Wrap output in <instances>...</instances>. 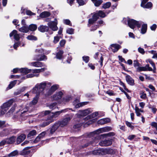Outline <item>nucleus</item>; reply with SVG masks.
Listing matches in <instances>:
<instances>
[{"mask_svg": "<svg viewBox=\"0 0 157 157\" xmlns=\"http://www.w3.org/2000/svg\"><path fill=\"white\" fill-rule=\"evenodd\" d=\"M70 109H64L60 111L56 112L55 113H50V111L49 110H46L43 112L41 113V115L42 116L46 115L49 114L47 119L46 121L43 123L41 125L42 127H44L49 124L50 123L54 121V118H55L57 117L61 113H65L70 110Z\"/></svg>", "mask_w": 157, "mask_h": 157, "instance_id": "nucleus-1", "label": "nucleus"}, {"mask_svg": "<svg viewBox=\"0 0 157 157\" xmlns=\"http://www.w3.org/2000/svg\"><path fill=\"white\" fill-rule=\"evenodd\" d=\"M46 70V68H42L40 69H28L27 68H22L19 69L20 71L23 74H26L32 72L33 73L27 75L25 77H22L23 79L27 78H32L34 77H37L39 76V73Z\"/></svg>", "mask_w": 157, "mask_h": 157, "instance_id": "nucleus-2", "label": "nucleus"}, {"mask_svg": "<svg viewBox=\"0 0 157 157\" xmlns=\"http://www.w3.org/2000/svg\"><path fill=\"white\" fill-rule=\"evenodd\" d=\"M51 85V83L48 82H43L40 84H37L33 88L32 92L38 94L43 91L46 86H49Z\"/></svg>", "mask_w": 157, "mask_h": 157, "instance_id": "nucleus-3", "label": "nucleus"}, {"mask_svg": "<svg viewBox=\"0 0 157 157\" xmlns=\"http://www.w3.org/2000/svg\"><path fill=\"white\" fill-rule=\"evenodd\" d=\"M112 129V128L109 126H107L103 128H99L94 132L90 133L89 135V137H91L92 136H93L94 137H96L95 136V135L109 131L111 130Z\"/></svg>", "mask_w": 157, "mask_h": 157, "instance_id": "nucleus-4", "label": "nucleus"}, {"mask_svg": "<svg viewBox=\"0 0 157 157\" xmlns=\"http://www.w3.org/2000/svg\"><path fill=\"white\" fill-rule=\"evenodd\" d=\"M13 102V100L10 99L3 104L1 106V113L2 114H4L6 112Z\"/></svg>", "mask_w": 157, "mask_h": 157, "instance_id": "nucleus-5", "label": "nucleus"}, {"mask_svg": "<svg viewBox=\"0 0 157 157\" xmlns=\"http://www.w3.org/2000/svg\"><path fill=\"white\" fill-rule=\"evenodd\" d=\"M128 24L130 28L133 29L135 26H136L138 28H140L141 23L136 20H128Z\"/></svg>", "mask_w": 157, "mask_h": 157, "instance_id": "nucleus-6", "label": "nucleus"}, {"mask_svg": "<svg viewBox=\"0 0 157 157\" xmlns=\"http://www.w3.org/2000/svg\"><path fill=\"white\" fill-rule=\"evenodd\" d=\"M73 116L72 115H69L66 116L61 121L59 122L61 127H63L68 124L72 118Z\"/></svg>", "mask_w": 157, "mask_h": 157, "instance_id": "nucleus-7", "label": "nucleus"}, {"mask_svg": "<svg viewBox=\"0 0 157 157\" xmlns=\"http://www.w3.org/2000/svg\"><path fill=\"white\" fill-rule=\"evenodd\" d=\"M57 20H55L49 22L48 23V28H49L52 31H56L58 29V27L57 26Z\"/></svg>", "mask_w": 157, "mask_h": 157, "instance_id": "nucleus-8", "label": "nucleus"}, {"mask_svg": "<svg viewBox=\"0 0 157 157\" xmlns=\"http://www.w3.org/2000/svg\"><path fill=\"white\" fill-rule=\"evenodd\" d=\"M63 95V93L62 91L57 92L53 96L52 98L54 100L58 101L60 103V101H61V98Z\"/></svg>", "mask_w": 157, "mask_h": 157, "instance_id": "nucleus-9", "label": "nucleus"}, {"mask_svg": "<svg viewBox=\"0 0 157 157\" xmlns=\"http://www.w3.org/2000/svg\"><path fill=\"white\" fill-rule=\"evenodd\" d=\"M136 70L137 71L140 72L141 71H152L151 67H149V64H147L144 67H139L137 68Z\"/></svg>", "mask_w": 157, "mask_h": 157, "instance_id": "nucleus-10", "label": "nucleus"}, {"mask_svg": "<svg viewBox=\"0 0 157 157\" xmlns=\"http://www.w3.org/2000/svg\"><path fill=\"white\" fill-rule=\"evenodd\" d=\"M29 105H27L25 107V108L23 109H20L21 111V116L22 117L23 116L25 115L24 114L27 113V112L30 113L31 111V107H29Z\"/></svg>", "mask_w": 157, "mask_h": 157, "instance_id": "nucleus-11", "label": "nucleus"}, {"mask_svg": "<svg viewBox=\"0 0 157 157\" xmlns=\"http://www.w3.org/2000/svg\"><path fill=\"white\" fill-rule=\"evenodd\" d=\"M20 35L18 33L17 31L15 30H13L10 34V37L13 36L14 39L17 40H18L20 38Z\"/></svg>", "mask_w": 157, "mask_h": 157, "instance_id": "nucleus-12", "label": "nucleus"}, {"mask_svg": "<svg viewBox=\"0 0 157 157\" xmlns=\"http://www.w3.org/2000/svg\"><path fill=\"white\" fill-rule=\"evenodd\" d=\"M112 142L110 140H106L100 141L99 143V145L101 146H107L110 145Z\"/></svg>", "mask_w": 157, "mask_h": 157, "instance_id": "nucleus-13", "label": "nucleus"}, {"mask_svg": "<svg viewBox=\"0 0 157 157\" xmlns=\"http://www.w3.org/2000/svg\"><path fill=\"white\" fill-rule=\"evenodd\" d=\"M91 111L90 109L84 110H79L78 111L79 114L82 116H85L91 113Z\"/></svg>", "mask_w": 157, "mask_h": 157, "instance_id": "nucleus-14", "label": "nucleus"}, {"mask_svg": "<svg viewBox=\"0 0 157 157\" xmlns=\"http://www.w3.org/2000/svg\"><path fill=\"white\" fill-rule=\"evenodd\" d=\"M97 20H89L88 26L89 27L91 26L92 25H94V28L93 29H90L91 31H94L96 30L98 27V26L97 25H95L96 24L95 21Z\"/></svg>", "mask_w": 157, "mask_h": 157, "instance_id": "nucleus-15", "label": "nucleus"}, {"mask_svg": "<svg viewBox=\"0 0 157 157\" xmlns=\"http://www.w3.org/2000/svg\"><path fill=\"white\" fill-rule=\"evenodd\" d=\"M125 78L127 82L130 85L133 86L135 84L134 80L130 76L126 75Z\"/></svg>", "mask_w": 157, "mask_h": 157, "instance_id": "nucleus-16", "label": "nucleus"}, {"mask_svg": "<svg viewBox=\"0 0 157 157\" xmlns=\"http://www.w3.org/2000/svg\"><path fill=\"white\" fill-rule=\"evenodd\" d=\"M26 136L24 134H21L18 137L17 139V144H20L25 138Z\"/></svg>", "mask_w": 157, "mask_h": 157, "instance_id": "nucleus-17", "label": "nucleus"}, {"mask_svg": "<svg viewBox=\"0 0 157 157\" xmlns=\"http://www.w3.org/2000/svg\"><path fill=\"white\" fill-rule=\"evenodd\" d=\"M29 64L30 65L36 67H41L43 66V64L41 62H34L30 63Z\"/></svg>", "mask_w": 157, "mask_h": 157, "instance_id": "nucleus-18", "label": "nucleus"}, {"mask_svg": "<svg viewBox=\"0 0 157 157\" xmlns=\"http://www.w3.org/2000/svg\"><path fill=\"white\" fill-rule=\"evenodd\" d=\"M112 51L114 52H117L121 48V46L118 44H113L111 45Z\"/></svg>", "mask_w": 157, "mask_h": 157, "instance_id": "nucleus-19", "label": "nucleus"}, {"mask_svg": "<svg viewBox=\"0 0 157 157\" xmlns=\"http://www.w3.org/2000/svg\"><path fill=\"white\" fill-rule=\"evenodd\" d=\"M59 126H60V124L59 122L55 123L52 126L50 131V133L53 134Z\"/></svg>", "mask_w": 157, "mask_h": 157, "instance_id": "nucleus-20", "label": "nucleus"}, {"mask_svg": "<svg viewBox=\"0 0 157 157\" xmlns=\"http://www.w3.org/2000/svg\"><path fill=\"white\" fill-rule=\"evenodd\" d=\"M38 29L41 32H44L48 30L49 28L48 26L41 25L38 28Z\"/></svg>", "mask_w": 157, "mask_h": 157, "instance_id": "nucleus-21", "label": "nucleus"}, {"mask_svg": "<svg viewBox=\"0 0 157 157\" xmlns=\"http://www.w3.org/2000/svg\"><path fill=\"white\" fill-rule=\"evenodd\" d=\"M98 112H95L93 113L92 114L89 115L88 116L86 117L85 118V120H88V119H91V118H94L98 116Z\"/></svg>", "mask_w": 157, "mask_h": 157, "instance_id": "nucleus-22", "label": "nucleus"}, {"mask_svg": "<svg viewBox=\"0 0 157 157\" xmlns=\"http://www.w3.org/2000/svg\"><path fill=\"white\" fill-rule=\"evenodd\" d=\"M51 13L49 12L44 11L40 14V16L41 18H44L49 17Z\"/></svg>", "mask_w": 157, "mask_h": 157, "instance_id": "nucleus-23", "label": "nucleus"}, {"mask_svg": "<svg viewBox=\"0 0 157 157\" xmlns=\"http://www.w3.org/2000/svg\"><path fill=\"white\" fill-rule=\"evenodd\" d=\"M16 139V137L12 136L9 138L6 139L7 143L8 144H12L15 141Z\"/></svg>", "mask_w": 157, "mask_h": 157, "instance_id": "nucleus-24", "label": "nucleus"}, {"mask_svg": "<svg viewBox=\"0 0 157 157\" xmlns=\"http://www.w3.org/2000/svg\"><path fill=\"white\" fill-rule=\"evenodd\" d=\"M45 135V132H42L36 137L34 140V142H38L40 140L44 137Z\"/></svg>", "mask_w": 157, "mask_h": 157, "instance_id": "nucleus-25", "label": "nucleus"}, {"mask_svg": "<svg viewBox=\"0 0 157 157\" xmlns=\"http://www.w3.org/2000/svg\"><path fill=\"white\" fill-rule=\"evenodd\" d=\"M135 113L137 116H140L141 115L140 112H144L143 110L139 108L137 106H136L135 108Z\"/></svg>", "mask_w": 157, "mask_h": 157, "instance_id": "nucleus-26", "label": "nucleus"}, {"mask_svg": "<svg viewBox=\"0 0 157 157\" xmlns=\"http://www.w3.org/2000/svg\"><path fill=\"white\" fill-rule=\"evenodd\" d=\"M147 24H144L142 25L141 33L142 34H145L147 32Z\"/></svg>", "mask_w": 157, "mask_h": 157, "instance_id": "nucleus-27", "label": "nucleus"}, {"mask_svg": "<svg viewBox=\"0 0 157 157\" xmlns=\"http://www.w3.org/2000/svg\"><path fill=\"white\" fill-rule=\"evenodd\" d=\"M19 30L22 33H27L29 31V29L27 26H24L19 28Z\"/></svg>", "mask_w": 157, "mask_h": 157, "instance_id": "nucleus-28", "label": "nucleus"}, {"mask_svg": "<svg viewBox=\"0 0 157 157\" xmlns=\"http://www.w3.org/2000/svg\"><path fill=\"white\" fill-rule=\"evenodd\" d=\"M71 99V98L69 96H66L62 99L61 101H60V103H63L65 104L66 103L68 102Z\"/></svg>", "mask_w": 157, "mask_h": 157, "instance_id": "nucleus-29", "label": "nucleus"}, {"mask_svg": "<svg viewBox=\"0 0 157 157\" xmlns=\"http://www.w3.org/2000/svg\"><path fill=\"white\" fill-rule=\"evenodd\" d=\"M18 152L17 150H14L8 154L9 157H13L18 155Z\"/></svg>", "mask_w": 157, "mask_h": 157, "instance_id": "nucleus-30", "label": "nucleus"}, {"mask_svg": "<svg viewBox=\"0 0 157 157\" xmlns=\"http://www.w3.org/2000/svg\"><path fill=\"white\" fill-rule=\"evenodd\" d=\"M59 86L58 85L55 84L52 86L49 90V91L52 93L55 91L59 88Z\"/></svg>", "mask_w": 157, "mask_h": 157, "instance_id": "nucleus-31", "label": "nucleus"}, {"mask_svg": "<svg viewBox=\"0 0 157 157\" xmlns=\"http://www.w3.org/2000/svg\"><path fill=\"white\" fill-rule=\"evenodd\" d=\"M63 53V51L60 50L56 54V57L57 59H62V55Z\"/></svg>", "mask_w": 157, "mask_h": 157, "instance_id": "nucleus-32", "label": "nucleus"}, {"mask_svg": "<svg viewBox=\"0 0 157 157\" xmlns=\"http://www.w3.org/2000/svg\"><path fill=\"white\" fill-rule=\"evenodd\" d=\"M37 28L36 25L34 24H31L30 25L28 28L29 30H30L31 31H34L36 30Z\"/></svg>", "mask_w": 157, "mask_h": 157, "instance_id": "nucleus-33", "label": "nucleus"}, {"mask_svg": "<svg viewBox=\"0 0 157 157\" xmlns=\"http://www.w3.org/2000/svg\"><path fill=\"white\" fill-rule=\"evenodd\" d=\"M56 105V103H54L49 105H48V107H49L50 109L53 110L56 109V108H57V107Z\"/></svg>", "mask_w": 157, "mask_h": 157, "instance_id": "nucleus-34", "label": "nucleus"}, {"mask_svg": "<svg viewBox=\"0 0 157 157\" xmlns=\"http://www.w3.org/2000/svg\"><path fill=\"white\" fill-rule=\"evenodd\" d=\"M87 102H83L78 103L75 105V107L76 108H78L84 105H85L87 104Z\"/></svg>", "mask_w": 157, "mask_h": 157, "instance_id": "nucleus-35", "label": "nucleus"}, {"mask_svg": "<svg viewBox=\"0 0 157 157\" xmlns=\"http://www.w3.org/2000/svg\"><path fill=\"white\" fill-rule=\"evenodd\" d=\"M114 133L113 132H109L106 134H104L101 135V136L104 137H107L110 136H114Z\"/></svg>", "mask_w": 157, "mask_h": 157, "instance_id": "nucleus-36", "label": "nucleus"}, {"mask_svg": "<svg viewBox=\"0 0 157 157\" xmlns=\"http://www.w3.org/2000/svg\"><path fill=\"white\" fill-rule=\"evenodd\" d=\"M107 149H100L99 152L100 155H105L107 154Z\"/></svg>", "mask_w": 157, "mask_h": 157, "instance_id": "nucleus-37", "label": "nucleus"}, {"mask_svg": "<svg viewBox=\"0 0 157 157\" xmlns=\"http://www.w3.org/2000/svg\"><path fill=\"white\" fill-rule=\"evenodd\" d=\"M152 6V3L151 2H148L147 4H145L144 6H143L142 7L146 8H151Z\"/></svg>", "mask_w": 157, "mask_h": 157, "instance_id": "nucleus-38", "label": "nucleus"}, {"mask_svg": "<svg viewBox=\"0 0 157 157\" xmlns=\"http://www.w3.org/2000/svg\"><path fill=\"white\" fill-rule=\"evenodd\" d=\"M36 134V131L35 130H33L30 131L28 135V137H30L31 136L35 135Z\"/></svg>", "mask_w": 157, "mask_h": 157, "instance_id": "nucleus-39", "label": "nucleus"}, {"mask_svg": "<svg viewBox=\"0 0 157 157\" xmlns=\"http://www.w3.org/2000/svg\"><path fill=\"white\" fill-rule=\"evenodd\" d=\"M27 38L29 40H36L37 39V38L33 35H29L27 37Z\"/></svg>", "mask_w": 157, "mask_h": 157, "instance_id": "nucleus-40", "label": "nucleus"}, {"mask_svg": "<svg viewBox=\"0 0 157 157\" xmlns=\"http://www.w3.org/2000/svg\"><path fill=\"white\" fill-rule=\"evenodd\" d=\"M17 80H15L11 82L9 85L8 87L10 89L12 88L16 83Z\"/></svg>", "mask_w": 157, "mask_h": 157, "instance_id": "nucleus-41", "label": "nucleus"}, {"mask_svg": "<svg viewBox=\"0 0 157 157\" xmlns=\"http://www.w3.org/2000/svg\"><path fill=\"white\" fill-rule=\"evenodd\" d=\"M74 30L72 28L68 29L66 31L67 33L70 34H72L74 33Z\"/></svg>", "mask_w": 157, "mask_h": 157, "instance_id": "nucleus-42", "label": "nucleus"}, {"mask_svg": "<svg viewBox=\"0 0 157 157\" xmlns=\"http://www.w3.org/2000/svg\"><path fill=\"white\" fill-rule=\"evenodd\" d=\"M111 6V3L110 2H107L103 5L102 8L104 9L109 8Z\"/></svg>", "mask_w": 157, "mask_h": 157, "instance_id": "nucleus-43", "label": "nucleus"}, {"mask_svg": "<svg viewBox=\"0 0 157 157\" xmlns=\"http://www.w3.org/2000/svg\"><path fill=\"white\" fill-rule=\"evenodd\" d=\"M98 13L100 17H104L105 16V13L102 11L100 10L98 12Z\"/></svg>", "mask_w": 157, "mask_h": 157, "instance_id": "nucleus-44", "label": "nucleus"}, {"mask_svg": "<svg viewBox=\"0 0 157 157\" xmlns=\"http://www.w3.org/2000/svg\"><path fill=\"white\" fill-rule=\"evenodd\" d=\"M47 59L46 56L45 55L40 56V58L36 59H38V61H42L44 60H46Z\"/></svg>", "mask_w": 157, "mask_h": 157, "instance_id": "nucleus-45", "label": "nucleus"}, {"mask_svg": "<svg viewBox=\"0 0 157 157\" xmlns=\"http://www.w3.org/2000/svg\"><path fill=\"white\" fill-rule=\"evenodd\" d=\"M107 154H113L115 153V151L113 150L111 148H107Z\"/></svg>", "mask_w": 157, "mask_h": 157, "instance_id": "nucleus-46", "label": "nucleus"}, {"mask_svg": "<svg viewBox=\"0 0 157 157\" xmlns=\"http://www.w3.org/2000/svg\"><path fill=\"white\" fill-rule=\"evenodd\" d=\"M99 17L98 12L95 13L93 16V20H97L99 19Z\"/></svg>", "mask_w": 157, "mask_h": 157, "instance_id": "nucleus-47", "label": "nucleus"}, {"mask_svg": "<svg viewBox=\"0 0 157 157\" xmlns=\"http://www.w3.org/2000/svg\"><path fill=\"white\" fill-rule=\"evenodd\" d=\"M27 15L30 16L34 15L35 13L32 12L31 11L29 10H26L25 11Z\"/></svg>", "mask_w": 157, "mask_h": 157, "instance_id": "nucleus-48", "label": "nucleus"}, {"mask_svg": "<svg viewBox=\"0 0 157 157\" xmlns=\"http://www.w3.org/2000/svg\"><path fill=\"white\" fill-rule=\"evenodd\" d=\"M38 102V98L37 97H36L34 98L33 100L31 101V104L33 105L36 104Z\"/></svg>", "mask_w": 157, "mask_h": 157, "instance_id": "nucleus-49", "label": "nucleus"}, {"mask_svg": "<svg viewBox=\"0 0 157 157\" xmlns=\"http://www.w3.org/2000/svg\"><path fill=\"white\" fill-rule=\"evenodd\" d=\"M147 61L151 64L154 69H156L155 64L151 60L148 59L147 60Z\"/></svg>", "mask_w": 157, "mask_h": 157, "instance_id": "nucleus-50", "label": "nucleus"}, {"mask_svg": "<svg viewBox=\"0 0 157 157\" xmlns=\"http://www.w3.org/2000/svg\"><path fill=\"white\" fill-rule=\"evenodd\" d=\"M102 0H97L94 3V5L96 6H98L102 3Z\"/></svg>", "mask_w": 157, "mask_h": 157, "instance_id": "nucleus-51", "label": "nucleus"}, {"mask_svg": "<svg viewBox=\"0 0 157 157\" xmlns=\"http://www.w3.org/2000/svg\"><path fill=\"white\" fill-rule=\"evenodd\" d=\"M29 148L30 147H27L25 148L23 150V152L25 154H29L30 152V151L29 150Z\"/></svg>", "mask_w": 157, "mask_h": 157, "instance_id": "nucleus-52", "label": "nucleus"}, {"mask_svg": "<svg viewBox=\"0 0 157 157\" xmlns=\"http://www.w3.org/2000/svg\"><path fill=\"white\" fill-rule=\"evenodd\" d=\"M83 60L86 63H87L89 60V57L88 56H83L82 57Z\"/></svg>", "mask_w": 157, "mask_h": 157, "instance_id": "nucleus-53", "label": "nucleus"}, {"mask_svg": "<svg viewBox=\"0 0 157 157\" xmlns=\"http://www.w3.org/2000/svg\"><path fill=\"white\" fill-rule=\"evenodd\" d=\"M77 1L80 6H83L86 4L83 0H77Z\"/></svg>", "mask_w": 157, "mask_h": 157, "instance_id": "nucleus-54", "label": "nucleus"}, {"mask_svg": "<svg viewBox=\"0 0 157 157\" xmlns=\"http://www.w3.org/2000/svg\"><path fill=\"white\" fill-rule=\"evenodd\" d=\"M59 40V37L58 36H56L54 37L53 43L55 44L57 43Z\"/></svg>", "mask_w": 157, "mask_h": 157, "instance_id": "nucleus-55", "label": "nucleus"}, {"mask_svg": "<svg viewBox=\"0 0 157 157\" xmlns=\"http://www.w3.org/2000/svg\"><path fill=\"white\" fill-rule=\"evenodd\" d=\"M104 124H106L110 122V120L109 118H103Z\"/></svg>", "mask_w": 157, "mask_h": 157, "instance_id": "nucleus-56", "label": "nucleus"}, {"mask_svg": "<svg viewBox=\"0 0 157 157\" xmlns=\"http://www.w3.org/2000/svg\"><path fill=\"white\" fill-rule=\"evenodd\" d=\"M157 28V25L155 24H154L150 27L151 29L154 31Z\"/></svg>", "mask_w": 157, "mask_h": 157, "instance_id": "nucleus-57", "label": "nucleus"}, {"mask_svg": "<svg viewBox=\"0 0 157 157\" xmlns=\"http://www.w3.org/2000/svg\"><path fill=\"white\" fill-rule=\"evenodd\" d=\"M149 108L151 109L152 112L154 113H155L157 111V109L154 106L149 107Z\"/></svg>", "mask_w": 157, "mask_h": 157, "instance_id": "nucleus-58", "label": "nucleus"}, {"mask_svg": "<svg viewBox=\"0 0 157 157\" xmlns=\"http://www.w3.org/2000/svg\"><path fill=\"white\" fill-rule=\"evenodd\" d=\"M100 149L96 150H94L93 151V154L94 155H100V152H99Z\"/></svg>", "mask_w": 157, "mask_h": 157, "instance_id": "nucleus-59", "label": "nucleus"}, {"mask_svg": "<svg viewBox=\"0 0 157 157\" xmlns=\"http://www.w3.org/2000/svg\"><path fill=\"white\" fill-rule=\"evenodd\" d=\"M6 143L7 141L6 139L5 140H3L0 142V146H2L4 145Z\"/></svg>", "mask_w": 157, "mask_h": 157, "instance_id": "nucleus-60", "label": "nucleus"}, {"mask_svg": "<svg viewBox=\"0 0 157 157\" xmlns=\"http://www.w3.org/2000/svg\"><path fill=\"white\" fill-rule=\"evenodd\" d=\"M126 124L130 128L132 129L134 128V127L131 124L130 122H128V121H126Z\"/></svg>", "mask_w": 157, "mask_h": 157, "instance_id": "nucleus-61", "label": "nucleus"}, {"mask_svg": "<svg viewBox=\"0 0 157 157\" xmlns=\"http://www.w3.org/2000/svg\"><path fill=\"white\" fill-rule=\"evenodd\" d=\"M139 63L136 60H135L133 61V65L135 67H138L139 66Z\"/></svg>", "mask_w": 157, "mask_h": 157, "instance_id": "nucleus-62", "label": "nucleus"}, {"mask_svg": "<svg viewBox=\"0 0 157 157\" xmlns=\"http://www.w3.org/2000/svg\"><path fill=\"white\" fill-rule=\"evenodd\" d=\"M64 23L67 25H68L70 26H72L70 20H64Z\"/></svg>", "mask_w": 157, "mask_h": 157, "instance_id": "nucleus-63", "label": "nucleus"}, {"mask_svg": "<svg viewBox=\"0 0 157 157\" xmlns=\"http://www.w3.org/2000/svg\"><path fill=\"white\" fill-rule=\"evenodd\" d=\"M138 51L139 52L142 54H144L145 53V51L144 49L143 48H141L140 47L138 48Z\"/></svg>", "mask_w": 157, "mask_h": 157, "instance_id": "nucleus-64", "label": "nucleus"}]
</instances>
